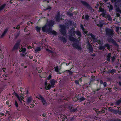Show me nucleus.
<instances>
[{
  "instance_id": "f257e3e1",
  "label": "nucleus",
  "mask_w": 121,
  "mask_h": 121,
  "mask_svg": "<svg viewBox=\"0 0 121 121\" xmlns=\"http://www.w3.org/2000/svg\"><path fill=\"white\" fill-rule=\"evenodd\" d=\"M54 21L53 20L49 21H48L46 25L42 27V31L50 35H56V32L55 31L52 30L51 28V27L54 24Z\"/></svg>"
},
{
  "instance_id": "f03ea898",
  "label": "nucleus",
  "mask_w": 121,
  "mask_h": 121,
  "mask_svg": "<svg viewBox=\"0 0 121 121\" xmlns=\"http://www.w3.org/2000/svg\"><path fill=\"white\" fill-rule=\"evenodd\" d=\"M81 28L82 29V30L83 31L84 33L87 36H88L90 35L91 36L93 39L94 41L96 42H97L100 45H102L103 44V42L102 41H100L98 40L97 38H96L92 34H89L88 32L86 31V29H84L82 25L81 24Z\"/></svg>"
},
{
  "instance_id": "7ed1b4c3",
  "label": "nucleus",
  "mask_w": 121,
  "mask_h": 121,
  "mask_svg": "<svg viewBox=\"0 0 121 121\" xmlns=\"http://www.w3.org/2000/svg\"><path fill=\"white\" fill-rule=\"evenodd\" d=\"M75 31L73 30V29H72L70 30L69 32V34L70 35L69 36V39L71 41H77V40L75 39L74 37L75 35H74ZM77 40H78V39Z\"/></svg>"
},
{
  "instance_id": "20e7f679",
  "label": "nucleus",
  "mask_w": 121,
  "mask_h": 121,
  "mask_svg": "<svg viewBox=\"0 0 121 121\" xmlns=\"http://www.w3.org/2000/svg\"><path fill=\"white\" fill-rule=\"evenodd\" d=\"M60 28V31L63 34V35H64L65 33V29H67V27L66 26H64L63 25L61 26Z\"/></svg>"
},
{
  "instance_id": "39448f33",
  "label": "nucleus",
  "mask_w": 121,
  "mask_h": 121,
  "mask_svg": "<svg viewBox=\"0 0 121 121\" xmlns=\"http://www.w3.org/2000/svg\"><path fill=\"white\" fill-rule=\"evenodd\" d=\"M38 99L41 100V101L42 102V104L43 105L45 106L47 105V103L42 96L40 95H38Z\"/></svg>"
},
{
  "instance_id": "423d86ee",
  "label": "nucleus",
  "mask_w": 121,
  "mask_h": 121,
  "mask_svg": "<svg viewBox=\"0 0 121 121\" xmlns=\"http://www.w3.org/2000/svg\"><path fill=\"white\" fill-rule=\"evenodd\" d=\"M106 32L107 34L110 36H112L113 34V30L112 29H107L106 30Z\"/></svg>"
},
{
  "instance_id": "0eeeda50",
  "label": "nucleus",
  "mask_w": 121,
  "mask_h": 121,
  "mask_svg": "<svg viewBox=\"0 0 121 121\" xmlns=\"http://www.w3.org/2000/svg\"><path fill=\"white\" fill-rule=\"evenodd\" d=\"M99 11L101 12H102V13L101 14V15L103 17H106V13L105 11L103 8H99Z\"/></svg>"
},
{
  "instance_id": "6e6552de",
  "label": "nucleus",
  "mask_w": 121,
  "mask_h": 121,
  "mask_svg": "<svg viewBox=\"0 0 121 121\" xmlns=\"http://www.w3.org/2000/svg\"><path fill=\"white\" fill-rule=\"evenodd\" d=\"M106 47H107V48L108 49H109L110 46L108 44H105V45L104 46H100L99 47V49L100 50H103Z\"/></svg>"
},
{
  "instance_id": "1a4fd4ad",
  "label": "nucleus",
  "mask_w": 121,
  "mask_h": 121,
  "mask_svg": "<svg viewBox=\"0 0 121 121\" xmlns=\"http://www.w3.org/2000/svg\"><path fill=\"white\" fill-rule=\"evenodd\" d=\"M9 29V28L8 27H7L5 29H4V31L2 33L1 35L0 36V38H2L8 32Z\"/></svg>"
},
{
  "instance_id": "9d476101",
  "label": "nucleus",
  "mask_w": 121,
  "mask_h": 121,
  "mask_svg": "<svg viewBox=\"0 0 121 121\" xmlns=\"http://www.w3.org/2000/svg\"><path fill=\"white\" fill-rule=\"evenodd\" d=\"M45 88L46 90L50 89L52 87L51 85L47 83V82H45Z\"/></svg>"
},
{
  "instance_id": "9b49d317",
  "label": "nucleus",
  "mask_w": 121,
  "mask_h": 121,
  "mask_svg": "<svg viewBox=\"0 0 121 121\" xmlns=\"http://www.w3.org/2000/svg\"><path fill=\"white\" fill-rule=\"evenodd\" d=\"M20 45H19L17 43H15L14 47L13 48V50H17L19 48Z\"/></svg>"
},
{
  "instance_id": "f8f14e48",
  "label": "nucleus",
  "mask_w": 121,
  "mask_h": 121,
  "mask_svg": "<svg viewBox=\"0 0 121 121\" xmlns=\"http://www.w3.org/2000/svg\"><path fill=\"white\" fill-rule=\"evenodd\" d=\"M81 3L84 6L87 7H89V5L86 2L83 1H81Z\"/></svg>"
},
{
  "instance_id": "ddd939ff",
  "label": "nucleus",
  "mask_w": 121,
  "mask_h": 121,
  "mask_svg": "<svg viewBox=\"0 0 121 121\" xmlns=\"http://www.w3.org/2000/svg\"><path fill=\"white\" fill-rule=\"evenodd\" d=\"M73 46L75 48L78 49H80L81 47L77 44L75 43L73 45Z\"/></svg>"
},
{
  "instance_id": "4468645a",
  "label": "nucleus",
  "mask_w": 121,
  "mask_h": 121,
  "mask_svg": "<svg viewBox=\"0 0 121 121\" xmlns=\"http://www.w3.org/2000/svg\"><path fill=\"white\" fill-rule=\"evenodd\" d=\"M14 92L15 94V95L16 97L18 99L20 102L22 100H23L21 98V97H20L17 93H15V92Z\"/></svg>"
},
{
  "instance_id": "2eb2a0df",
  "label": "nucleus",
  "mask_w": 121,
  "mask_h": 121,
  "mask_svg": "<svg viewBox=\"0 0 121 121\" xmlns=\"http://www.w3.org/2000/svg\"><path fill=\"white\" fill-rule=\"evenodd\" d=\"M60 13H58L56 17L55 18H56V21L58 22H59L60 20L61 19V18L60 17Z\"/></svg>"
},
{
  "instance_id": "dca6fc26",
  "label": "nucleus",
  "mask_w": 121,
  "mask_h": 121,
  "mask_svg": "<svg viewBox=\"0 0 121 121\" xmlns=\"http://www.w3.org/2000/svg\"><path fill=\"white\" fill-rule=\"evenodd\" d=\"M29 17L28 15L27 16V15H22V18L23 20H26L28 18H30Z\"/></svg>"
},
{
  "instance_id": "f3484780",
  "label": "nucleus",
  "mask_w": 121,
  "mask_h": 121,
  "mask_svg": "<svg viewBox=\"0 0 121 121\" xmlns=\"http://www.w3.org/2000/svg\"><path fill=\"white\" fill-rule=\"evenodd\" d=\"M86 47L87 48L89 49V50L91 51H92L93 50V48L91 45L88 44L86 46Z\"/></svg>"
},
{
  "instance_id": "a211bd4d",
  "label": "nucleus",
  "mask_w": 121,
  "mask_h": 121,
  "mask_svg": "<svg viewBox=\"0 0 121 121\" xmlns=\"http://www.w3.org/2000/svg\"><path fill=\"white\" fill-rule=\"evenodd\" d=\"M50 82L51 83L52 87L55 83L56 81L52 79L50 81Z\"/></svg>"
},
{
  "instance_id": "6ab92c4d",
  "label": "nucleus",
  "mask_w": 121,
  "mask_h": 121,
  "mask_svg": "<svg viewBox=\"0 0 121 121\" xmlns=\"http://www.w3.org/2000/svg\"><path fill=\"white\" fill-rule=\"evenodd\" d=\"M32 97L30 96L27 98V99L26 100V102L27 103H30Z\"/></svg>"
},
{
  "instance_id": "aec40b11",
  "label": "nucleus",
  "mask_w": 121,
  "mask_h": 121,
  "mask_svg": "<svg viewBox=\"0 0 121 121\" xmlns=\"http://www.w3.org/2000/svg\"><path fill=\"white\" fill-rule=\"evenodd\" d=\"M20 32L17 33L14 35V37L15 39H17L20 35Z\"/></svg>"
},
{
  "instance_id": "412c9836",
  "label": "nucleus",
  "mask_w": 121,
  "mask_h": 121,
  "mask_svg": "<svg viewBox=\"0 0 121 121\" xmlns=\"http://www.w3.org/2000/svg\"><path fill=\"white\" fill-rule=\"evenodd\" d=\"M75 33L78 36V38H80L81 37V34L79 31H76Z\"/></svg>"
},
{
  "instance_id": "4be33fe9",
  "label": "nucleus",
  "mask_w": 121,
  "mask_h": 121,
  "mask_svg": "<svg viewBox=\"0 0 121 121\" xmlns=\"http://www.w3.org/2000/svg\"><path fill=\"white\" fill-rule=\"evenodd\" d=\"M111 54L110 53L108 54L107 56V60L108 61H109L110 60V58L111 57Z\"/></svg>"
},
{
  "instance_id": "5701e85b",
  "label": "nucleus",
  "mask_w": 121,
  "mask_h": 121,
  "mask_svg": "<svg viewBox=\"0 0 121 121\" xmlns=\"http://www.w3.org/2000/svg\"><path fill=\"white\" fill-rule=\"evenodd\" d=\"M4 57V56L2 53L0 54V58L3 59Z\"/></svg>"
},
{
  "instance_id": "b1692460",
  "label": "nucleus",
  "mask_w": 121,
  "mask_h": 121,
  "mask_svg": "<svg viewBox=\"0 0 121 121\" xmlns=\"http://www.w3.org/2000/svg\"><path fill=\"white\" fill-rule=\"evenodd\" d=\"M26 48H23L21 50V51H22V52H23V53H24L26 51Z\"/></svg>"
},
{
  "instance_id": "393cba45",
  "label": "nucleus",
  "mask_w": 121,
  "mask_h": 121,
  "mask_svg": "<svg viewBox=\"0 0 121 121\" xmlns=\"http://www.w3.org/2000/svg\"><path fill=\"white\" fill-rule=\"evenodd\" d=\"M103 25V24L101 23H100L99 24H97V26L100 27H101Z\"/></svg>"
},
{
  "instance_id": "a878e982",
  "label": "nucleus",
  "mask_w": 121,
  "mask_h": 121,
  "mask_svg": "<svg viewBox=\"0 0 121 121\" xmlns=\"http://www.w3.org/2000/svg\"><path fill=\"white\" fill-rule=\"evenodd\" d=\"M14 105L16 106L17 107H18V103L16 100L15 101V103Z\"/></svg>"
},
{
  "instance_id": "bb28decb",
  "label": "nucleus",
  "mask_w": 121,
  "mask_h": 121,
  "mask_svg": "<svg viewBox=\"0 0 121 121\" xmlns=\"http://www.w3.org/2000/svg\"><path fill=\"white\" fill-rule=\"evenodd\" d=\"M21 42V40H18L16 42V43H18V44L20 45Z\"/></svg>"
},
{
  "instance_id": "cd10ccee",
  "label": "nucleus",
  "mask_w": 121,
  "mask_h": 121,
  "mask_svg": "<svg viewBox=\"0 0 121 121\" xmlns=\"http://www.w3.org/2000/svg\"><path fill=\"white\" fill-rule=\"evenodd\" d=\"M6 6V4H3L0 5V8H4Z\"/></svg>"
},
{
  "instance_id": "c85d7f7f",
  "label": "nucleus",
  "mask_w": 121,
  "mask_h": 121,
  "mask_svg": "<svg viewBox=\"0 0 121 121\" xmlns=\"http://www.w3.org/2000/svg\"><path fill=\"white\" fill-rule=\"evenodd\" d=\"M20 90L21 91L23 92L24 91V89L22 87H21L20 88Z\"/></svg>"
},
{
  "instance_id": "c756f323",
  "label": "nucleus",
  "mask_w": 121,
  "mask_h": 121,
  "mask_svg": "<svg viewBox=\"0 0 121 121\" xmlns=\"http://www.w3.org/2000/svg\"><path fill=\"white\" fill-rule=\"evenodd\" d=\"M89 17V16L87 15H86L85 16V19L86 20H87L88 19Z\"/></svg>"
},
{
  "instance_id": "7c9ffc66",
  "label": "nucleus",
  "mask_w": 121,
  "mask_h": 121,
  "mask_svg": "<svg viewBox=\"0 0 121 121\" xmlns=\"http://www.w3.org/2000/svg\"><path fill=\"white\" fill-rule=\"evenodd\" d=\"M4 113H3L1 112H0V117H1L4 116Z\"/></svg>"
},
{
  "instance_id": "2f4dec72",
  "label": "nucleus",
  "mask_w": 121,
  "mask_h": 121,
  "mask_svg": "<svg viewBox=\"0 0 121 121\" xmlns=\"http://www.w3.org/2000/svg\"><path fill=\"white\" fill-rule=\"evenodd\" d=\"M55 70L56 72H58L59 71V69L58 68V66H56L55 67Z\"/></svg>"
},
{
  "instance_id": "473e14b6",
  "label": "nucleus",
  "mask_w": 121,
  "mask_h": 121,
  "mask_svg": "<svg viewBox=\"0 0 121 121\" xmlns=\"http://www.w3.org/2000/svg\"><path fill=\"white\" fill-rule=\"evenodd\" d=\"M85 100V99L84 98L81 97V98H80V100L81 101H82L83 100Z\"/></svg>"
},
{
  "instance_id": "72a5a7b5",
  "label": "nucleus",
  "mask_w": 121,
  "mask_h": 121,
  "mask_svg": "<svg viewBox=\"0 0 121 121\" xmlns=\"http://www.w3.org/2000/svg\"><path fill=\"white\" fill-rule=\"evenodd\" d=\"M38 23V22H37V26H36V30L37 32H38V26H37Z\"/></svg>"
},
{
  "instance_id": "f704fd0d",
  "label": "nucleus",
  "mask_w": 121,
  "mask_h": 121,
  "mask_svg": "<svg viewBox=\"0 0 121 121\" xmlns=\"http://www.w3.org/2000/svg\"><path fill=\"white\" fill-rule=\"evenodd\" d=\"M20 28V25H18L16 28V29L17 30H19Z\"/></svg>"
},
{
  "instance_id": "c9c22d12",
  "label": "nucleus",
  "mask_w": 121,
  "mask_h": 121,
  "mask_svg": "<svg viewBox=\"0 0 121 121\" xmlns=\"http://www.w3.org/2000/svg\"><path fill=\"white\" fill-rule=\"evenodd\" d=\"M121 102V100H118L117 102V104H119Z\"/></svg>"
},
{
  "instance_id": "e433bc0d",
  "label": "nucleus",
  "mask_w": 121,
  "mask_h": 121,
  "mask_svg": "<svg viewBox=\"0 0 121 121\" xmlns=\"http://www.w3.org/2000/svg\"><path fill=\"white\" fill-rule=\"evenodd\" d=\"M120 28L119 27H117L116 28V31L117 32H118L119 29Z\"/></svg>"
},
{
  "instance_id": "4c0bfd02",
  "label": "nucleus",
  "mask_w": 121,
  "mask_h": 121,
  "mask_svg": "<svg viewBox=\"0 0 121 121\" xmlns=\"http://www.w3.org/2000/svg\"><path fill=\"white\" fill-rule=\"evenodd\" d=\"M108 19L110 21H111L112 20V19L111 17L110 16H109V15L108 16Z\"/></svg>"
},
{
  "instance_id": "58836bf2",
  "label": "nucleus",
  "mask_w": 121,
  "mask_h": 121,
  "mask_svg": "<svg viewBox=\"0 0 121 121\" xmlns=\"http://www.w3.org/2000/svg\"><path fill=\"white\" fill-rule=\"evenodd\" d=\"M51 77L52 76L50 75L47 78L48 80H49L51 78Z\"/></svg>"
},
{
  "instance_id": "ea45409f",
  "label": "nucleus",
  "mask_w": 121,
  "mask_h": 121,
  "mask_svg": "<svg viewBox=\"0 0 121 121\" xmlns=\"http://www.w3.org/2000/svg\"><path fill=\"white\" fill-rule=\"evenodd\" d=\"M20 55L21 56H25V54L24 53H23V52H22V53L20 54Z\"/></svg>"
},
{
  "instance_id": "a19ab883",
  "label": "nucleus",
  "mask_w": 121,
  "mask_h": 121,
  "mask_svg": "<svg viewBox=\"0 0 121 121\" xmlns=\"http://www.w3.org/2000/svg\"><path fill=\"white\" fill-rule=\"evenodd\" d=\"M115 59V57L113 56L112 57V62Z\"/></svg>"
},
{
  "instance_id": "79ce46f5",
  "label": "nucleus",
  "mask_w": 121,
  "mask_h": 121,
  "mask_svg": "<svg viewBox=\"0 0 121 121\" xmlns=\"http://www.w3.org/2000/svg\"><path fill=\"white\" fill-rule=\"evenodd\" d=\"M2 69H3V71L4 72H5V71L6 70V68H3Z\"/></svg>"
},
{
  "instance_id": "37998d69",
  "label": "nucleus",
  "mask_w": 121,
  "mask_h": 121,
  "mask_svg": "<svg viewBox=\"0 0 121 121\" xmlns=\"http://www.w3.org/2000/svg\"><path fill=\"white\" fill-rule=\"evenodd\" d=\"M104 86V87H105L106 86V82H104L103 84Z\"/></svg>"
},
{
  "instance_id": "c03bdc74",
  "label": "nucleus",
  "mask_w": 121,
  "mask_h": 121,
  "mask_svg": "<svg viewBox=\"0 0 121 121\" xmlns=\"http://www.w3.org/2000/svg\"><path fill=\"white\" fill-rule=\"evenodd\" d=\"M75 82L76 84H78V80H76L75 81Z\"/></svg>"
},
{
  "instance_id": "a18cd8bd",
  "label": "nucleus",
  "mask_w": 121,
  "mask_h": 121,
  "mask_svg": "<svg viewBox=\"0 0 121 121\" xmlns=\"http://www.w3.org/2000/svg\"><path fill=\"white\" fill-rule=\"evenodd\" d=\"M115 71V70L114 69H112L111 71V73H113Z\"/></svg>"
},
{
  "instance_id": "49530a36",
  "label": "nucleus",
  "mask_w": 121,
  "mask_h": 121,
  "mask_svg": "<svg viewBox=\"0 0 121 121\" xmlns=\"http://www.w3.org/2000/svg\"><path fill=\"white\" fill-rule=\"evenodd\" d=\"M35 51L37 52H38V46H37L36 47V49L35 50Z\"/></svg>"
},
{
  "instance_id": "de8ad7c7",
  "label": "nucleus",
  "mask_w": 121,
  "mask_h": 121,
  "mask_svg": "<svg viewBox=\"0 0 121 121\" xmlns=\"http://www.w3.org/2000/svg\"><path fill=\"white\" fill-rule=\"evenodd\" d=\"M27 48L29 49H31L32 48V47L31 46L27 47Z\"/></svg>"
},
{
  "instance_id": "09e8293b",
  "label": "nucleus",
  "mask_w": 121,
  "mask_h": 121,
  "mask_svg": "<svg viewBox=\"0 0 121 121\" xmlns=\"http://www.w3.org/2000/svg\"><path fill=\"white\" fill-rule=\"evenodd\" d=\"M6 104L7 105H9V101H7L6 102Z\"/></svg>"
},
{
  "instance_id": "8fccbe9b",
  "label": "nucleus",
  "mask_w": 121,
  "mask_h": 121,
  "mask_svg": "<svg viewBox=\"0 0 121 121\" xmlns=\"http://www.w3.org/2000/svg\"><path fill=\"white\" fill-rule=\"evenodd\" d=\"M30 21H29L27 22V24L28 25H30Z\"/></svg>"
},
{
  "instance_id": "3c124183",
  "label": "nucleus",
  "mask_w": 121,
  "mask_h": 121,
  "mask_svg": "<svg viewBox=\"0 0 121 121\" xmlns=\"http://www.w3.org/2000/svg\"><path fill=\"white\" fill-rule=\"evenodd\" d=\"M63 41L64 42H65L66 41V39H65L64 38L63 39H62Z\"/></svg>"
},
{
  "instance_id": "603ef678",
  "label": "nucleus",
  "mask_w": 121,
  "mask_h": 121,
  "mask_svg": "<svg viewBox=\"0 0 121 121\" xmlns=\"http://www.w3.org/2000/svg\"><path fill=\"white\" fill-rule=\"evenodd\" d=\"M42 47H40V48L38 47V51H40L41 49V48H42Z\"/></svg>"
},
{
  "instance_id": "864d4df0",
  "label": "nucleus",
  "mask_w": 121,
  "mask_h": 121,
  "mask_svg": "<svg viewBox=\"0 0 121 121\" xmlns=\"http://www.w3.org/2000/svg\"><path fill=\"white\" fill-rule=\"evenodd\" d=\"M29 57L30 59H33V57L32 56H29Z\"/></svg>"
},
{
  "instance_id": "5fc2aeb1",
  "label": "nucleus",
  "mask_w": 121,
  "mask_h": 121,
  "mask_svg": "<svg viewBox=\"0 0 121 121\" xmlns=\"http://www.w3.org/2000/svg\"><path fill=\"white\" fill-rule=\"evenodd\" d=\"M13 0H11V1H10V3H11H11H13Z\"/></svg>"
},
{
  "instance_id": "6e6d98bb",
  "label": "nucleus",
  "mask_w": 121,
  "mask_h": 121,
  "mask_svg": "<svg viewBox=\"0 0 121 121\" xmlns=\"http://www.w3.org/2000/svg\"><path fill=\"white\" fill-rule=\"evenodd\" d=\"M100 83L101 84H102L103 83V82L102 81H100Z\"/></svg>"
},
{
  "instance_id": "4d7b16f0",
  "label": "nucleus",
  "mask_w": 121,
  "mask_h": 121,
  "mask_svg": "<svg viewBox=\"0 0 121 121\" xmlns=\"http://www.w3.org/2000/svg\"><path fill=\"white\" fill-rule=\"evenodd\" d=\"M4 8H0V11L2 10L3 9H4Z\"/></svg>"
},
{
  "instance_id": "13d9d810",
  "label": "nucleus",
  "mask_w": 121,
  "mask_h": 121,
  "mask_svg": "<svg viewBox=\"0 0 121 121\" xmlns=\"http://www.w3.org/2000/svg\"><path fill=\"white\" fill-rule=\"evenodd\" d=\"M66 14L67 15H71V14H70L68 12L67 13H66Z\"/></svg>"
},
{
  "instance_id": "bf43d9fd",
  "label": "nucleus",
  "mask_w": 121,
  "mask_h": 121,
  "mask_svg": "<svg viewBox=\"0 0 121 121\" xmlns=\"http://www.w3.org/2000/svg\"><path fill=\"white\" fill-rule=\"evenodd\" d=\"M41 27H38V31H40V29H41Z\"/></svg>"
},
{
  "instance_id": "052dcab7",
  "label": "nucleus",
  "mask_w": 121,
  "mask_h": 121,
  "mask_svg": "<svg viewBox=\"0 0 121 121\" xmlns=\"http://www.w3.org/2000/svg\"><path fill=\"white\" fill-rule=\"evenodd\" d=\"M30 23L31 24H34V23L33 22H31V21H30Z\"/></svg>"
},
{
  "instance_id": "680f3d73",
  "label": "nucleus",
  "mask_w": 121,
  "mask_h": 121,
  "mask_svg": "<svg viewBox=\"0 0 121 121\" xmlns=\"http://www.w3.org/2000/svg\"><path fill=\"white\" fill-rule=\"evenodd\" d=\"M78 81H80V82H81L82 81V79L81 78H80L79 79V80H78Z\"/></svg>"
},
{
  "instance_id": "e2e57ef3",
  "label": "nucleus",
  "mask_w": 121,
  "mask_h": 121,
  "mask_svg": "<svg viewBox=\"0 0 121 121\" xmlns=\"http://www.w3.org/2000/svg\"><path fill=\"white\" fill-rule=\"evenodd\" d=\"M112 8H109V10L110 11L111 10H112Z\"/></svg>"
},
{
  "instance_id": "0e129e2a",
  "label": "nucleus",
  "mask_w": 121,
  "mask_h": 121,
  "mask_svg": "<svg viewBox=\"0 0 121 121\" xmlns=\"http://www.w3.org/2000/svg\"><path fill=\"white\" fill-rule=\"evenodd\" d=\"M26 30V29L25 28V29H24V31L26 32H27V30Z\"/></svg>"
},
{
  "instance_id": "69168bd1",
  "label": "nucleus",
  "mask_w": 121,
  "mask_h": 121,
  "mask_svg": "<svg viewBox=\"0 0 121 121\" xmlns=\"http://www.w3.org/2000/svg\"><path fill=\"white\" fill-rule=\"evenodd\" d=\"M24 65V64L23 63H22L21 64V65L22 66H23Z\"/></svg>"
},
{
  "instance_id": "338daca9",
  "label": "nucleus",
  "mask_w": 121,
  "mask_h": 121,
  "mask_svg": "<svg viewBox=\"0 0 121 121\" xmlns=\"http://www.w3.org/2000/svg\"><path fill=\"white\" fill-rule=\"evenodd\" d=\"M27 67V66H25L24 68H26Z\"/></svg>"
},
{
  "instance_id": "774afa93",
  "label": "nucleus",
  "mask_w": 121,
  "mask_h": 121,
  "mask_svg": "<svg viewBox=\"0 0 121 121\" xmlns=\"http://www.w3.org/2000/svg\"><path fill=\"white\" fill-rule=\"evenodd\" d=\"M119 84L120 85H121V82H119Z\"/></svg>"
}]
</instances>
